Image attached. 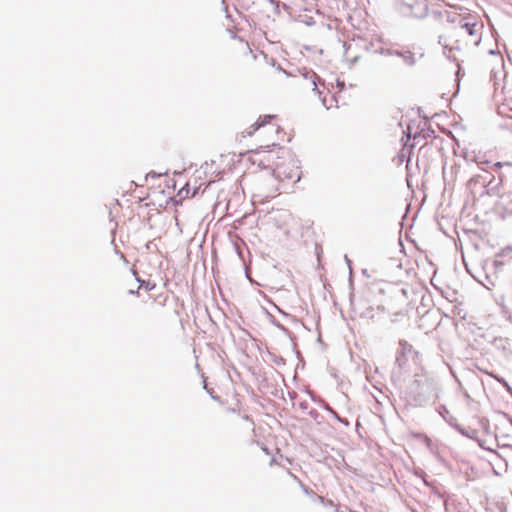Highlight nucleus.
I'll use <instances>...</instances> for the list:
<instances>
[{
	"label": "nucleus",
	"instance_id": "f257e3e1",
	"mask_svg": "<svg viewBox=\"0 0 512 512\" xmlns=\"http://www.w3.org/2000/svg\"><path fill=\"white\" fill-rule=\"evenodd\" d=\"M256 133L261 139L267 137L265 148L252 152L249 157L253 164H257L262 169H270L275 174V169L280 165L279 160L284 159V150L277 143L280 126L277 116L273 114L261 115L248 128L241 132V137H251Z\"/></svg>",
	"mask_w": 512,
	"mask_h": 512
},
{
	"label": "nucleus",
	"instance_id": "f03ea898",
	"mask_svg": "<svg viewBox=\"0 0 512 512\" xmlns=\"http://www.w3.org/2000/svg\"><path fill=\"white\" fill-rule=\"evenodd\" d=\"M482 29L483 23L477 13L450 5V32L456 38V42L478 44Z\"/></svg>",
	"mask_w": 512,
	"mask_h": 512
},
{
	"label": "nucleus",
	"instance_id": "7ed1b4c3",
	"mask_svg": "<svg viewBox=\"0 0 512 512\" xmlns=\"http://www.w3.org/2000/svg\"><path fill=\"white\" fill-rule=\"evenodd\" d=\"M275 176L282 181L298 182L301 179V170L294 160L284 157L275 169Z\"/></svg>",
	"mask_w": 512,
	"mask_h": 512
},
{
	"label": "nucleus",
	"instance_id": "20e7f679",
	"mask_svg": "<svg viewBox=\"0 0 512 512\" xmlns=\"http://www.w3.org/2000/svg\"><path fill=\"white\" fill-rule=\"evenodd\" d=\"M453 313L456 322H458V319L465 321L472 318L469 309L464 302H459L456 305H454ZM455 325H457V323H455Z\"/></svg>",
	"mask_w": 512,
	"mask_h": 512
},
{
	"label": "nucleus",
	"instance_id": "39448f33",
	"mask_svg": "<svg viewBox=\"0 0 512 512\" xmlns=\"http://www.w3.org/2000/svg\"><path fill=\"white\" fill-rule=\"evenodd\" d=\"M464 76H465V72L462 71L460 65L457 64V71L455 73V77H456L455 81H456L457 89H456L454 95H456L458 93V91L460 89V83H461L462 79L464 78Z\"/></svg>",
	"mask_w": 512,
	"mask_h": 512
},
{
	"label": "nucleus",
	"instance_id": "423d86ee",
	"mask_svg": "<svg viewBox=\"0 0 512 512\" xmlns=\"http://www.w3.org/2000/svg\"><path fill=\"white\" fill-rule=\"evenodd\" d=\"M196 193H197V187H193V190L190 193V183H187L185 185V187H183L179 192L180 195L184 194V197H194L196 195Z\"/></svg>",
	"mask_w": 512,
	"mask_h": 512
},
{
	"label": "nucleus",
	"instance_id": "0eeeda50",
	"mask_svg": "<svg viewBox=\"0 0 512 512\" xmlns=\"http://www.w3.org/2000/svg\"><path fill=\"white\" fill-rule=\"evenodd\" d=\"M336 85L339 88V92H341L345 88V83L339 80H336Z\"/></svg>",
	"mask_w": 512,
	"mask_h": 512
},
{
	"label": "nucleus",
	"instance_id": "6e6552de",
	"mask_svg": "<svg viewBox=\"0 0 512 512\" xmlns=\"http://www.w3.org/2000/svg\"><path fill=\"white\" fill-rule=\"evenodd\" d=\"M281 471H282V473H283L284 475H286V476H291V473H290V471H289L288 469L282 468V469H281Z\"/></svg>",
	"mask_w": 512,
	"mask_h": 512
},
{
	"label": "nucleus",
	"instance_id": "1a4fd4ad",
	"mask_svg": "<svg viewBox=\"0 0 512 512\" xmlns=\"http://www.w3.org/2000/svg\"><path fill=\"white\" fill-rule=\"evenodd\" d=\"M214 164V162H212L210 165L208 163L205 164V166L203 167L204 168V173L206 174L207 173V169L209 167H211L212 165Z\"/></svg>",
	"mask_w": 512,
	"mask_h": 512
},
{
	"label": "nucleus",
	"instance_id": "9d476101",
	"mask_svg": "<svg viewBox=\"0 0 512 512\" xmlns=\"http://www.w3.org/2000/svg\"><path fill=\"white\" fill-rule=\"evenodd\" d=\"M151 300H152V296L150 294H148L146 299L144 300V303H148Z\"/></svg>",
	"mask_w": 512,
	"mask_h": 512
}]
</instances>
